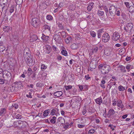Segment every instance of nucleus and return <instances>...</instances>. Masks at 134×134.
<instances>
[{
  "label": "nucleus",
  "mask_w": 134,
  "mask_h": 134,
  "mask_svg": "<svg viewBox=\"0 0 134 134\" xmlns=\"http://www.w3.org/2000/svg\"><path fill=\"white\" fill-rule=\"evenodd\" d=\"M56 117L55 116H54L53 117L52 119H51L50 120V122L54 124L55 122V119Z\"/></svg>",
  "instance_id": "nucleus-35"
},
{
  "label": "nucleus",
  "mask_w": 134,
  "mask_h": 134,
  "mask_svg": "<svg viewBox=\"0 0 134 134\" xmlns=\"http://www.w3.org/2000/svg\"><path fill=\"white\" fill-rule=\"evenodd\" d=\"M94 4L93 2H91L89 4L87 7V9L88 11H90L92 9Z\"/></svg>",
  "instance_id": "nucleus-21"
},
{
  "label": "nucleus",
  "mask_w": 134,
  "mask_h": 134,
  "mask_svg": "<svg viewBox=\"0 0 134 134\" xmlns=\"http://www.w3.org/2000/svg\"><path fill=\"white\" fill-rule=\"evenodd\" d=\"M85 78L86 80H87L90 79V77L89 75H87L85 76Z\"/></svg>",
  "instance_id": "nucleus-50"
},
{
  "label": "nucleus",
  "mask_w": 134,
  "mask_h": 134,
  "mask_svg": "<svg viewBox=\"0 0 134 134\" xmlns=\"http://www.w3.org/2000/svg\"><path fill=\"white\" fill-rule=\"evenodd\" d=\"M61 53L63 55L65 56H66L68 55L67 52L63 49L61 51Z\"/></svg>",
  "instance_id": "nucleus-36"
},
{
  "label": "nucleus",
  "mask_w": 134,
  "mask_h": 134,
  "mask_svg": "<svg viewBox=\"0 0 134 134\" xmlns=\"http://www.w3.org/2000/svg\"><path fill=\"white\" fill-rule=\"evenodd\" d=\"M60 32L57 34H54L53 38L56 42L58 43H62V40L59 34Z\"/></svg>",
  "instance_id": "nucleus-3"
},
{
  "label": "nucleus",
  "mask_w": 134,
  "mask_h": 134,
  "mask_svg": "<svg viewBox=\"0 0 134 134\" xmlns=\"http://www.w3.org/2000/svg\"><path fill=\"white\" fill-rule=\"evenodd\" d=\"M110 39V36L108 33H105L102 36V39L104 42H107Z\"/></svg>",
  "instance_id": "nucleus-8"
},
{
  "label": "nucleus",
  "mask_w": 134,
  "mask_h": 134,
  "mask_svg": "<svg viewBox=\"0 0 134 134\" xmlns=\"http://www.w3.org/2000/svg\"><path fill=\"white\" fill-rule=\"evenodd\" d=\"M10 91L12 92H15L17 91L18 90V88L16 87L15 85H13L10 88Z\"/></svg>",
  "instance_id": "nucleus-16"
},
{
  "label": "nucleus",
  "mask_w": 134,
  "mask_h": 134,
  "mask_svg": "<svg viewBox=\"0 0 134 134\" xmlns=\"http://www.w3.org/2000/svg\"><path fill=\"white\" fill-rule=\"evenodd\" d=\"M104 9L105 10L106 13L108 12V10L106 7H104Z\"/></svg>",
  "instance_id": "nucleus-61"
},
{
  "label": "nucleus",
  "mask_w": 134,
  "mask_h": 134,
  "mask_svg": "<svg viewBox=\"0 0 134 134\" xmlns=\"http://www.w3.org/2000/svg\"><path fill=\"white\" fill-rule=\"evenodd\" d=\"M15 1L17 4L20 5L22 3L23 0H15Z\"/></svg>",
  "instance_id": "nucleus-38"
},
{
  "label": "nucleus",
  "mask_w": 134,
  "mask_h": 134,
  "mask_svg": "<svg viewBox=\"0 0 134 134\" xmlns=\"http://www.w3.org/2000/svg\"><path fill=\"white\" fill-rule=\"evenodd\" d=\"M43 28L44 29L43 31L44 32L47 31L50 32L51 31V26H50L46 24L44 25Z\"/></svg>",
  "instance_id": "nucleus-12"
},
{
  "label": "nucleus",
  "mask_w": 134,
  "mask_h": 134,
  "mask_svg": "<svg viewBox=\"0 0 134 134\" xmlns=\"http://www.w3.org/2000/svg\"><path fill=\"white\" fill-rule=\"evenodd\" d=\"M78 47V44L75 43L72 44L71 46V48L72 49H77Z\"/></svg>",
  "instance_id": "nucleus-19"
},
{
  "label": "nucleus",
  "mask_w": 134,
  "mask_h": 134,
  "mask_svg": "<svg viewBox=\"0 0 134 134\" xmlns=\"http://www.w3.org/2000/svg\"><path fill=\"white\" fill-rule=\"evenodd\" d=\"M72 38L70 37H69L66 38L65 40V41L66 44H69L71 43L72 42Z\"/></svg>",
  "instance_id": "nucleus-20"
},
{
  "label": "nucleus",
  "mask_w": 134,
  "mask_h": 134,
  "mask_svg": "<svg viewBox=\"0 0 134 134\" xmlns=\"http://www.w3.org/2000/svg\"><path fill=\"white\" fill-rule=\"evenodd\" d=\"M32 71L31 69L30 68H29L28 69V73L30 72V74H31L32 73Z\"/></svg>",
  "instance_id": "nucleus-55"
},
{
  "label": "nucleus",
  "mask_w": 134,
  "mask_h": 134,
  "mask_svg": "<svg viewBox=\"0 0 134 134\" xmlns=\"http://www.w3.org/2000/svg\"><path fill=\"white\" fill-rule=\"evenodd\" d=\"M41 38L43 41L46 42L49 40V36H46L44 34H42Z\"/></svg>",
  "instance_id": "nucleus-17"
},
{
  "label": "nucleus",
  "mask_w": 134,
  "mask_h": 134,
  "mask_svg": "<svg viewBox=\"0 0 134 134\" xmlns=\"http://www.w3.org/2000/svg\"><path fill=\"white\" fill-rule=\"evenodd\" d=\"M100 86L103 89L105 88V86L104 84H102L101 83L100 84Z\"/></svg>",
  "instance_id": "nucleus-62"
},
{
  "label": "nucleus",
  "mask_w": 134,
  "mask_h": 134,
  "mask_svg": "<svg viewBox=\"0 0 134 134\" xmlns=\"http://www.w3.org/2000/svg\"><path fill=\"white\" fill-rule=\"evenodd\" d=\"M96 103L97 104L100 105L102 102V98H98L95 100Z\"/></svg>",
  "instance_id": "nucleus-26"
},
{
  "label": "nucleus",
  "mask_w": 134,
  "mask_h": 134,
  "mask_svg": "<svg viewBox=\"0 0 134 134\" xmlns=\"http://www.w3.org/2000/svg\"><path fill=\"white\" fill-rule=\"evenodd\" d=\"M65 87L66 90H67L71 89L72 87V86L71 85H68L66 86H65Z\"/></svg>",
  "instance_id": "nucleus-48"
},
{
  "label": "nucleus",
  "mask_w": 134,
  "mask_h": 134,
  "mask_svg": "<svg viewBox=\"0 0 134 134\" xmlns=\"http://www.w3.org/2000/svg\"><path fill=\"white\" fill-rule=\"evenodd\" d=\"M6 112V109L3 108L1 109L0 111V116H2L5 114Z\"/></svg>",
  "instance_id": "nucleus-25"
},
{
  "label": "nucleus",
  "mask_w": 134,
  "mask_h": 134,
  "mask_svg": "<svg viewBox=\"0 0 134 134\" xmlns=\"http://www.w3.org/2000/svg\"><path fill=\"white\" fill-rule=\"evenodd\" d=\"M98 50V48L96 47H93L92 50H91L90 53H92V54L96 53Z\"/></svg>",
  "instance_id": "nucleus-23"
},
{
  "label": "nucleus",
  "mask_w": 134,
  "mask_h": 134,
  "mask_svg": "<svg viewBox=\"0 0 134 134\" xmlns=\"http://www.w3.org/2000/svg\"><path fill=\"white\" fill-rule=\"evenodd\" d=\"M54 51H57V47H56L54 46H53L52 47Z\"/></svg>",
  "instance_id": "nucleus-63"
},
{
  "label": "nucleus",
  "mask_w": 134,
  "mask_h": 134,
  "mask_svg": "<svg viewBox=\"0 0 134 134\" xmlns=\"http://www.w3.org/2000/svg\"><path fill=\"white\" fill-rule=\"evenodd\" d=\"M2 5H3V7H2V12H4V13L5 16V14L6 13L7 10H8V8H7V3L6 2H5V3L4 2H2Z\"/></svg>",
  "instance_id": "nucleus-10"
},
{
  "label": "nucleus",
  "mask_w": 134,
  "mask_h": 134,
  "mask_svg": "<svg viewBox=\"0 0 134 134\" xmlns=\"http://www.w3.org/2000/svg\"><path fill=\"white\" fill-rule=\"evenodd\" d=\"M30 38L29 40L30 42H32L35 41L38 39L37 36L35 35H31Z\"/></svg>",
  "instance_id": "nucleus-14"
},
{
  "label": "nucleus",
  "mask_w": 134,
  "mask_h": 134,
  "mask_svg": "<svg viewBox=\"0 0 134 134\" xmlns=\"http://www.w3.org/2000/svg\"><path fill=\"white\" fill-rule=\"evenodd\" d=\"M63 94V93L61 91H58L55 92L54 93V96L56 97H59Z\"/></svg>",
  "instance_id": "nucleus-18"
},
{
  "label": "nucleus",
  "mask_w": 134,
  "mask_h": 134,
  "mask_svg": "<svg viewBox=\"0 0 134 134\" xmlns=\"http://www.w3.org/2000/svg\"><path fill=\"white\" fill-rule=\"evenodd\" d=\"M29 49L25 48L24 51V54L25 55L24 59L28 66H31L34 64L31 58V55L30 53Z\"/></svg>",
  "instance_id": "nucleus-1"
},
{
  "label": "nucleus",
  "mask_w": 134,
  "mask_h": 134,
  "mask_svg": "<svg viewBox=\"0 0 134 134\" xmlns=\"http://www.w3.org/2000/svg\"><path fill=\"white\" fill-rule=\"evenodd\" d=\"M50 113V110H47L44 111L43 113V115L44 116H47Z\"/></svg>",
  "instance_id": "nucleus-29"
},
{
  "label": "nucleus",
  "mask_w": 134,
  "mask_h": 134,
  "mask_svg": "<svg viewBox=\"0 0 134 134\" xmlns=\"http://www.w3.org/2000/svg\"><path fill=\"white\" fill-rule=\"evenodd\" d=\"M128 10L129 12L132 14L134 12V7L133 5L129 7Z\"/></svg>",
  "instance_id": "nucleus-27"
},
{
  "label": "nucleus",
  "mask_w": 134,
  "mask_h": 134,
  "mask_svg": "<svg viewBox=\"0 0 134 134\" xmlns=\"http://www.w3.org/2000/svg\"><path fill=\"white\" fill-rule=\"evenodd\" d=\"M133 25L131 23H129L127 24L125 27L124 28V29L126 32H131L133 27Z\"/></svg>",
  "instance_id": "nucleus-4"
},
{
  "label": "nucleus",
  "mask_w": 134,
  "mask_h": 134,
  "mask_svg": "<svg viewBox=\"0 0 134 134\" xmlns=\"http://www.w3.org/2000/svg\"><path fill=\"white\" fill-rule=\"evenodd\" d=\"M44 49V51L46 52V54H48L50 53L51 50V47L48 45H45Z\"/></svg>",
  "instance_id": "nucleus-11"
},
{
  "label": "nucleus",
  "mask_w": 134,
  "mask_h": 134,
  "mask_svg": "<svg viewBox=\"0 0 134 134\" xmlns=\"http://www.w3.org/2000/svg\"><path fill=\"white\" fill-rule=\"evenodd\" d=\"M99 68L100 69L101 74H105L108 73L110 71V68L108 65L100 64L99 66Z\"/></svg>",
  "instance_id": "nucleus-2"
},
{
  "label": "nucleus",
  "mask_w": 134,
  "mask_h": 134,
  "mask_svg": "<svg viewBox=\"0 0 134 134\" xmlns=\"http://www.w3.org/2000/svg\"><path fill=\"white\" fill-rule=\"evenodd\" d=\"M41 83L40 82L37 83L36 84V86L37 87H40L41 86Z\"/></svg>",
  "instance_id": "nucleus-60"
},
{
  "label": "nucleus",
  "mask_w": 134,
  "mask_h": 134,
  "mask_svg": "<svg viewBox=\"0 0 134 134\" xmlns=\"http://www.w3.org/2000/svg\"><path fill=\"white\" fill-rule=\"evenodd\" d=\"M90 34L92 37H94L96 36V33L93 31H91L90 32Z\"/></svg>",
  "instance_id": "nucleus-42"
},
{
  "label": "nucleus",
  "mask_w": 134,
  "mask_h": 134,
  "mask_svg": "<svg viewBox=\"0 0 134 134\" xmlns=\"http://www.w3.org/2000/svg\"><path fill=\"white\" fill-rule=\"evenodd\" d=\"M59 111V110L57 108H55L52 109L51 112L50 114L52 115H54L55 114L56 112L58 113Z\"/></svg>",
  "instance_id": "nucleus-22"
},
{
  "label": "nucleus",
  "mask_w": 134,
  "mask_h": 134,
  "mask_svg": "<svg viewBox=\"0 0 134 134\" xmlns=\"http://www.w3.org/2000/svg\"><path fill=\"white\" fill-rule=\"evenodd\" d=\"M59 9L58 8H57L55 9L54 11V13H56L59 10Z\"/></svg>",
  "instance_id": "nucleus-64"
},
{
  "label": "nucleus",
  "mask_w": 134,
  "mask_h": 134,
  "mask_svg": "<svg viewBox=\"0 0 134 134\" xmlns=\"http://www.w3.org/2000/svg\"><path fill=\"white\" fill-rule=\"evenodd\" d=\"M22 117V116L21 115L18 114L16 115L15 118L17 119H20Z\"/></svg>",
  "instance_id": "nucleus-45"
},
{
  "label": "nucleus",
  "mask_w": 134,
  "mask_h": 134,
  "mask_svg": "<svg viewBox=\"0 0 134 134\" xmlns=\"http://www.w3.org/2000/svg\"><path fill=\"white\" fill-rule=\"evenodd\" d=\"M15 8V6L13 5L11 7L9 8L8 10L10 13H12L14 11Z\"/></svg>",
  "instance_id": "nucleus-31"
},
{
  "label": "nucleus",
  "mask_w": 134,
  "mask_h": 134,
  "mask_svg": "<svg viewBox=\"0 0 134 134\" xmlns=\"http://www.w3.org/2000/svg\"><path fill=\"white\" fill-rule=\"evenodd\" d=\"M130 66L131 65H127L126 66V69L128 70V72H129L130 71V70H129V69L130 68Z\"/></svg>",
  "instance_id": "nucleus-54"
},
{
  "label": "nucleus",
  "mask_w": 134,
  "mask_h": 134,
  "mask_svg": "<svg viewBox=\"0 0 134 134\" xmlns=\"http://www.w3.org/2000/svg\"><path fill=\"white\" fill-rule=\"evenodd\" d=\"M115 113V111L114 110L111 109L108 111L107 115L108 117L110 118L113 116Z\"/></svg>",
  "instance_id": "nucleus-13"
},
{
  "label": "nucleus",
  "mask_w": 134,
  "mask_h": 134,
  "mask_svg": "<svg viewBox=\"0 0 134 134\" xmlns=\"http://www.w3.org/2000/svg\"><path fill=\"white\" fill-rule=\"evenodd\" d=\"M116 8L115 6L112 5L109 8V12L110 15L114 16L116 14Z\"/></svg>",
  "instance_id": "nucleus-5"
},
{
  "label": "nucleus",
  "mask_w": 134,
  "mask_h": 134,
  "mask_svg": "<svg viewBox=\"0 0 134 134\" xmlns=\"http://www.w3.org/2000/svg\"><path fill=\"white\" fill-rule=\"evenodd\" d=\"M118 68H121L120 70L122 72L125 73L126 72V70H125V67L123 65H120L119 66Z\"/></svg>",
  "instance_id": "nucleus-28"
},
{
  "label": "nucleus",
  "mask_w": 134,
  "mask_h": 134,
  "mask_svg": "<svg viewBox=\"0 0 134 134\" xmlns=\"http://www.w3.org/2000/svg\"><path fill=\"white\" fill-rule=\"evenodd\" d=\"M121 11L120 10H119L118 8H116V14L118 16H119L120 15V13Z\"/></svg>",
  "instance_id": "nucleus-39"
},
{
  "label": "nucleus",
  "mask_w": 134,
  "mask_h": 134,
  "mask_svg": "<svg viewBox=\"0 0 134 134\" xmlns=\"http://www.w3.org/2000/svg\"><path fill=\"white\" fill-rule=\"evenodd\" d=\"M34 116H35L36 117L37 116H39V117H42V113H38V115H35Z\"/></svg>",
  "instance_id": "nucleus-51"
},
{
  "label": "nucleus",
  "mask_w": 134,
  "mask_h": 134,
  "mask_svg": "<svg viewBox=\"0 0 134 134\" xmlns=\"http://www.w3.org/2000/svg\"><path fill=\"white\" fill-rule=\"evenodd\" d=\"M22 125L21 126L22 127H26L27 125V122L24 121H22Z\"/></svg>",
  "instance_id": "nucleus-37"
},
{
  "label": "nucleus",
  "mask_w": 134,
  "mask_h": 134,
  "mask_svg": "<svg viewBox=\"0 0 134 134\" xmlns=\"http://www.w3.org/2000/svg\"><path fill=\"white\" fill-rule=\"evenodd\" d=\"M58 26L60 28V29H62L63 28L62 25L60 23L58 24Z\"/></svg>",
  "instance_id": "nucleus-59"
},
{
  "label": "nucleus",
  "mask_w": 134,
  "mask_h": 134,
  "mask_svg": "<svg viewBox=\"0 0 134 134\" xmlns=\"http://www.w3.org/2000/svg\"><path fill=\"white\" fill-rule=\"evenodd\" d=\"M118 88H119V91H123L124 90V87L121 85H120V86H119L118 87Z\"/></svg>",
  "instance_id": "nucleus-43"
},
{
  "label": "nucleus",
  "mask_w": 134,
  "mask_h": 134,
  "mask_svg": "<svg viewBox=\"0 0 134 134\" xmlns=\"http://www.w3.org/2000/svg\"><path fill=\"white\" fill-rule=\"evenodd\" d=\"M124 4L126 6L128 7H129L130 6V4L129 2H125L124 3Z\"/></svg>",
  "instance_id": "nucleus-52"
},
{
  "label": "nucleus",
  "mask_w": 134,
  "mask_h": 134,
  "mask_svg": "<svg viewBox=\"0 0 134 134\" xmlns=\"http://www.w3.org/2000/svg\"><path fill=\"white\" fill-rule=\"evenodd\" d=\"M15 85L16 86V87L18 88V90L19 88H20L22 86V85L21 83L20 82H15Z\"/></svg>",
  "instance_id": "nucleus-30"
},
{
  "label": "nucleus",
  "mask_w": 134,
  "mask_h": 134,
  "mask_svg": "<svg viewBox=\"0 0 134 134\" xmlns=\"http://www.w3.org/2000/svg\"><path fill=\"white\" fill-rule=\"evenodd\" d=\"M19 106V105L18 104L14 103L12 104V105L11 107L12 108H14L15 109H17Z\"/></svg>",
  "instance_id": "nucleus-32"
},
{
  "label": "nucleus",
  "mask_w": 134,
  "mask_h": 134,
  "mask_svg": "<svg viewBox=\"0 0 134 134\" xmlns=\"http://www.w3.org/2000/svg\"><path fill=\"white\" fill-rule=\"evenodd\" d=\"M4 83V80L0 79V84H3Z\"/></svg>",
  "instance_id": "nucleus-57"
},
{
  "label": "nucleus",
  "mask_w": 134,
  "mask_h": 134,
  "mask_svg": "<svg viewBox=\"0 0 134 134\" xmlns=\"http://www.w3.org/2000/svg\"><path fill=\"white\" fill-rule=\"evenodd\" d=\"M104 14V12L103 11H100L99 10L98 12V14L99 16H102Z\"/></svg>",
  "instance_id": "nucleus-40"
},
{
  "label": "nucleus",
  "mask_w": 134,
  "mask_h": 134,
  "mask_svg": "<svg viewBox=\"0 0 134 134\" xmlns=\"http://www.w3.org/2000/svg\"><path fill=\"white\" fill-rule=\"evenodd\" d=\"M57 123L59 126H62L65 123L64 119L62 117H59L57 120Z\"/></svg>",
  "instance_id": "nucleus-6"
},
{
  "label": "nucleus",
  "mask_w": 134,
  "mask_h": 134,
  "mask_svg": "<svg viewBox=\"0 0 134 134\" xmlns=\"http://www.w3.org/2000/svg\"><path fill=\"white\" fill-rule=\"evenodd\" d=\"M94 62H91L90 64V66L91 69H94L96 68L95 65L96 62L95 61Z\"/></svg>",
  "instance_id": "nucleus-24"
},
{
  "label": "nucleus",
  "mask_w": 134,
  "mask_h": 134,
  "mask_svg": "<svg viewBox=\"0 0 134 134\" xmlns=\"http://www.w3.org/2000/svg\"><path fill=\"white\" fill-rule=\"evenodd\" d=\"M5 74L7 76L10 77L11 75L10 73L8 71H6L5 72Z\"/></svg>",
  "instance_id": "nucleus-44"
},
{
  "label": "nucleus",
  "mask_w": 134,
  "mask_h": 134,
  "mask_svg": "<svg viewBox=\"0 0 134 134\" xmlns=\"http://www.w3.org/2000/svg\"><path fill=\"white\" fill-rule=\"evenodd\" d=\"M117 106L120 108L121 109L124 107V105L122 104V101L121 100H118L117 101Z\"/></svg>",
  "instance_id": "nucleus-15"
},
{
  "label": "nucleus",
  "mask_w": 134,
  "mask_h": 134,
  "mask_svg": "<svg viewBox=\"0 0 134 134\" xmlns=\"http://www.w3.org/2000/svg\"><path fill=\"white\" fill-rule=\"evenodd\" d=\"M47 68V67L44 64H42L41 65V69L45 70Z\"/></svg>",
  "instance_id": "nucleus-47"
},
{
  "label": "nucleus",
  "mask_w": 134,
  "mask_h": 134,
  "mask_svg": "<svg viewBox=\"0 0 134 134\" xmlns=\"http://www.w3.org/2000/svg\"><path fill=\"white\" fill-rule=\"evenodd\" d=\"M95 131V130L93 129H91L89 130V131L88 132V133H93Z\"/></svg>",
  "instance_id": "nucleus-46"
},
{
  "label": "nucleus",
  "mask_w": 134,
  "mask_h": 134,
  "mask_svg": "<svg viewBox=\"0 0 134 134\" xmlns=\"http://www.w3.org/2000/svg\"><path fill=\"white\" fill-rule=\"evenodd\" d=\"M39 24V21L38 19L36 18H34L32 20L31 24L34 27H36L38 26Z\"/></svg>",
  "instance_id": "nucleus-7"
},
{
  "label": "nucleus",
  "mask_w": 134,
  "mask_h": 134,
  "mask_svg": "<svg viewBox=\"0 0 134 134\" xmlns=\"http://www.w3.org/2000/svg\"><path fill=\"white\" fill-rule=\"evenodd\" d=\"M120 37L119 33L118 32H115L113 34L112 39L115 41H116L119 39Z\"/></svg>",
  "instance_id": "nucleus-9"
},
{
  "label": "nucleus",
  "mask_w": 134,
  "mask_h": 134,
  "mask_svg": "<svg viewBox=\"0 0 134 134\" xmlns=\"http://www.w3.org/2000/svg\"><path fill=\"white\" fill-rule=\"evenodd\" d=\"M64 125L63 126V128L65 129H67L69 127V124L68 122H66L65 124H64Z\"/></svg>",
  "instance_id": "nucleus-41"
},
{
  "label": "nucleus",
  "mask_w": 134,
  "mask_h": 134,
  "mask_svg": "<svg viewBox=\"0 0 134 134\" xmlns=\"http://www.w3.org/2000/svg\"><path fill=\"white\" fill-rule=\"evenodd\" d=\"M14 126L16 127H19V126L18 124V121L14 122Z\"/></svg>",
  "instance_id": "nucleus-49"
},
{
  "label": "nucleus",
  "mask_w": 134,
  "mask_h": 134,
  "mask_svg": "<svg viewBox=\"0 0 134 134\" xmlns=\"http://www.w3.org/2000/svg\"><path fill=\"white\" fill-rule=\"evenodd\" d=\"M64 6L63 3L62 2H60L59 4V7L60 8H62Z\"/></svg>",
  "instance_id": "nucleus-53"
},
{
  "label": "nucleus",
  "mask_w": 134,
  "mask_h": 134,
  "mask_svg": "<svg viewBox=\"0 0 134 134\" xmlns=\"http://www.w3.org/2000/svg\"><path fill=\"white\" fill-rule=\"evenodd\" d=\"M78 86H79V88H80V90L81 91H82L83 89V86L80 85H79Z\"/></svg>",
  "instance_id": "nucleus-58"
},
{
  "label": "nucleus",
  "mask_w": 134,
  "mask_h": 134,
  "mask_svg": "<svg viewBox=\"0 0 134 134\" xmlns=\"http://www.w3.org/2000/svg\"><path fill=\"white\" fill-rule=\"evenodd\" d=\"M10 29V27L8 26H5L3 28V31L7 32H8Z\"/></svg>",
  "instance_id": "nucleus-33"
},
{
  "label": "nucleus",
  "mask_w": 134,
  "mask_h": 134,
  "mask_svg": "<svg viewBox=\"0 0 134 134\" xmlns=\"http://www.w3.org/2000/svg\"><path fill=\"white\" fill-rule=\"evenodd\" d=\"M46 18L47 20L50 21L52 20L53 18L51 15H48L46 16Z\"/></svg>",
  "instance_id": "nucleus-34"
},
{
  "label": "nucleus",
  "mask_w": 134,
  "mask_h": 134,
  "mask_svg": "<svg viewBox=\"0 0 134 134\" xmlns=\"http://www.w3.org/2000/svg\"><path fill=\"white\" fill-rule=\"evenodd\" d=\"M109 127H110V128L112 129V130L113 131L114 130V127H115V126L114 127H113V126L111 124H109Z\"/></svg>",
  "instance_id": "nucleus-56"
}]
</instances>
